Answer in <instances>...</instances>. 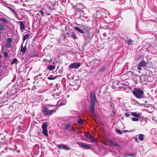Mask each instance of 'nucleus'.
<instances>
[{
  "mask_svg": "<svg viewBox=\"0 0 157 157\" xmlns=\"http://www.w3.org/2000/svg\"><path fill=\"white\" fill-rule=\"evenodd\" d=\"M90 110L91 113H94L95 104L97 101L96 94L94 92L90 93Z\"/></svg>",
  "mask_w": 157,
  "mask_h": 157,
  "instance_id": "f257e3e1",
  "label": "nucleus"
},
{
  "mask_svg": "<svg viewBox=\"0 0 157 157\" xmlns=\"http://www.w3.org/2000/svg\"><path fill=\"white\" fill-rule=\"evenodd\" d=\"M133 94L136 98H143L144 92L140 89L137 88L134 89Z\"/></svg>",
  "mask_w": 157,
  "mask_h": 157,
  "instance_id": "f03ea898",
  "label": "nucleus"
},
{
  "mask_svg": "<svg viewBox=\"0 0 157 157\" xmlns=\"http://www.w3.org/2000/svg\"><path fill=\"white\" fill-rule=\"evenodd\" d=\"M42 112L43 113L46 115H52L54 113L56 112V111L54 110H48L46 106H43L42 107Z\"/></svg>",
  "mask_w": 157,
  "mask_h": 157,
  "instance_id": "7ed1b4c3",
  "label": "nucleus"
},
{
  "mask_svg": "<svg viewBox=\"0 0 157 157\" xmlns=\"http://www.w3.org/2000/svg\"><path fill=\"white\" fill-rule=\"evenodd\" d=\"M147 64V62L144 60L140 61L137 66V68L139 70H142L141 67L144 68L146 67Z\"/></svg>",
  "mask_w": 157,
  "mask_h": 157,
  "instance_id": "20e7f679",
  "label": "nucleus"
},
{
  "mask_svg": "<svg viewBox=\"0 0 157 157\" xmlns=\"http://www.w3.org/2000/svg\"><path fill=\"white\" fill-rule=\"evenodd\" d=\"M48 125L45 123H44L42 126V133L45 136L48 137V132L47 130Z\"/></svg>",
  "mask_w": 157,
  "mask_h": 157,
  "instance_id": "39448f33",
  "label": "nucleus"
},
{
  "mask_svg": "<svg viewBox=\"0 0 157 157\" xmlns=\"http://www.w3.org/2000/svg\"><path fill=\"white\" fill-rule=\"evenodd\" d=\"M77 144L82 148H84L85 149H89L91 148L90 145L89 144L80 142H78Z\"/></svg>",
  "mask_w": 157,
  "mask_h": 157,
  "instance_id": "423d86ee",
  "label": "nucleus"
},
{
  "mask_svg": "<svg viewBox=\"0 0 157 157\" xmlns=\"http://www.w3.org/2000/svg\"><path fill=\"white\" fill-rule=\"evenodd\" d=\"M57 147L60 149H63L66 150H70V148L68 146L63 144H60L58 145H57Z\"/></svg>",
  "mask_w": 157,
  "mask_h": 157,
  "instance_id": "0eeeda50",
  "label": "nucleus"
},
{
  "mask_svg": "<svg viewBox=\"0 0 157 157\" xmlns=\"http://www.w3.org/2000/svg\"><path fill=\"white\" fill-rule=\"evenodd\" d=\"M80 66V64L78 63H74L70 64L69 67L72 68H78Z\"/></svg>",
  "mask_w": 157,
  "mask_h": 157,
  "instance_id": "6e6552de",
  "label": "nucleus"
},
{
  "mask_svg": "<svg viewBox=\"0 0 157 157\" xmlns=\"http://www.w3.org/2000/svg\"><path fill=\"white\" fill-rule=\"evenodd\" d=\"M42 77L41 75L40 74H39V75L36 76L35 78V80L36 82L37 81V83L39 82L38 80H41L42 81H43L44 80V79H42Z\"/></svg>",
  "mask_w": 157,
  "mask_h": 157,
  "instance_id": "1a4fd4ad",
  "label": "nucleus"
},
{
  "mask_svg": "<svg viewBox=\"0 0 157 157\" xmlns=\"http://www.w3.org/2000/svg\"><path fill=\"white\" fill-rule=\"evenodd\" d=\"M85 136L89 139L91 140L92 142H95L96 141V140L95 139H94L92 136L90 134H86Z\"/></svg>",
  "mask_w": 157,
  "mask_h": 157,
  "instance_id": "9d476101",
  "label": "nucleus"
},
{
  "mask_svg": "<svg viewBox=\"0 0 157 157\" xmlns=\"http://www.w3.org/2000/svg\"><path fill=\"white\" fill-rule=\"evenodd\" d=\"M110 144V146H114L115 147H118L119 146L118 144L112 140H110L109 141Z\"/></svg>",
  "mask_w": 157,
  "mask_h": 157,
  "instance_id": "9b49d317",
  "label": "nucleus"
},
{
  "mask_svg": "<svg viewBox=\"0 0 157 157\" xmlns=\"http://www.w3.org/2000/svg\"><path fill=\"white\" fill-rule=\"evenodd\" d=\"M66 100L65 99L64 100H61L59 101H58V104L62 106L63 105H64L66 104Z\"/></svg>",
  "mask_w": 157,
  "mask_h": 157,
  "instance_id": "f8f14e48",
  "label": "nucleus"
},
{
  "mask_svg": "<svg viewBox=\"0 0 157 157\" xmlns=\"http://www.w3.org/2000/svg\"><path fill=\"white\" fill-rule=\"evenodd\" d=\"M75 29L81 33L84 34L85 33V32L82 29L79 28L78 27L75 26Z\"/></svg>",
  "mask_w": 157,
  "mask_h": 157,
  "instance_id": "ddd939ff",
  "label": "nucleus"
},
{
  "mask_svg": "<svg viewBox=\"0 0 157 157\" xmlns=\"http://www.w3.org/2000/svg\"><path fill=\"white\" fill-rule=\"evenodd\" d=\"M71 125V124H69L68 125H66L64 128V130H68L69 132H71V130L70 129Z\"/></svg>",
  "mask_w": 157,
  "mask_h": 157,
  "instance_id": "4468645a",
  "label": "nucleus"
},
{
  "mask_svg": "<svg viewBox=\"0 0 157 157\" xmlns=\"http://www.w3.org/2000/svg\"><path fill=\"white\" fill-rule=\"evenodd\" d=\"M55 67L56 66L54 65H50L48 66L47 67V68L50 71H52V70H54L55 68Z\"/></svg>",
  "mask_w": 157,
  "mask_h": 157,
  "instance_id": "2eb2a0df",
  "label": "nucleus"
},
{
  "mask_svg": "<svg viewBox=\"0 0 157 157\" xmlns=\"http://www.w3.org/2000/svg\"><path fill=\"white\" fill-rule=\"evenodd\" d=\"M21 52L23 53H24L25 52L26 50V46L25 45L24 47L23 46V44H22L21 45Z\"/></svg>",
  "mask_w": 157,
  "mask_h": 157,
  "instance_id": "dca6fc26",
  "label": "nucleus"
},
{
  "mask_svg": "<svg viewBox=\"0 0 157 157\" xmlns=\"http://www.w3.org/2000/svg\"><path fill=\"white\" fill-rule=\"evenodd\" d=\"M20 23V29L21 30H24L25 28V26L23 21H19Z\"/></svg>",
  "mask_w": 157,
  "mask_h": 157,
  "instance_id": "f3484780",
  "label": "nucleus"
},
{
  "mask_svg": "<svg viewBox=\"0 0 157 157\" xmlns=\"http://www.w3.org/2000/svg\"><path fill=\"white\" fill-rule=\"evenodd\" d=\"M138 138L140 141H143L144 139V135L142 134H139L138 136Z\"/></svg>",
  "mask_w": 157,
  "mask_h": 157,
  "instance_id": "a211bd4d",
  "label": "nucleus"
},
{
  "mask_svg": "<svg viewBox=\"0 0 157 157\" xmlns=\"http://www.w3.org/2000/svg\"><path fill=\"white\" fill-rule=\"evenodd\" d=\"M131 114L132 116L136 117H140V115L137 113L136 112H131Z\"/></svg>",
  "mask_w": 157,
  "mask_h": 157,
  "instance_id": "6ab92c4d",
  "label": "nucleus"
},
{
  "mask_svg": "<svg viewBox=\"0 0 157 157\" xmlns=\"http://www.w3.org/2000/svg\"><path fill=\"white\" fill-rule=\"evenodd\" d=\"M125 42L128 45H131L133 43V41L131 39H129Z\"/></svg>",
  "mask_w": 157,
  "mask_h": 157,
  "instance_id": "aec40b11",
  "label": "nucleus"
},
{
  "mask_svg": "<svg viewBox=\"0 0 157 157\" xmlns=\"http://www.w3.org/2000/svg\"><path fill=\"white\" fill-rule=\"evenodd\" d=\"M8 20L7 19L3 17H0V21L6 23L7 22Z\"/></svg>",
  "mask_w": 157,
  "mask_h": 157,
  "instance_id": "412c9836",
  "label": "nucleus"
},
{
  "mask_svg": "<svg viewBox=\"0 0 157 157\" xmlns=\"http://www.w3.org/2000/svg\"><path fill=\"white\" fill-rule=\"evenodd\" d=\"M72 33V34L71 36V37H72L73 39H74L76 40L77 37V36L76 35L75 32H73Z\"/></svg>",
  "mask_w": 157,
  "mask_h": 157,
  "instance_id": "4be33fe9",
  "label": "nucleus"
},
{
  "mask_svg": "<svg viewBox=\"0 0 157 157\" xmlns=\"http://www.w3.org/2000/svg\"><path fill=\"white\" fill-rule=\"evenodd\" d=\"M29 36V35L27 34L24 35L22 39L23 41H25Z\"/></svg>",
  "mask_w": 157,
  "mask_h": 157,
  "instance_id": "5701e85b",
  "label": "nucleus"
},
{
  "mask_svg": "<svg viewBox=\"0 0 157 157\" xmlns=\"http://www.w3.org/2000/svg\"><path fill=\"white\" fill-rule=\"evenodd\" d=\"M13 41V40L11 38H9L6 39V43L11 44Z\"/></svg>",
  "mask_w": 157,
  "mask_h": 157,
  "instance_id": "b1692460",
  "label": "nucleus"
},
{
  "mask_svg": "<svg viewBox=\"0 0 157 157\" xmlns=\"http://www.w3.org/2000/svg\"><path fill=\"white\" fill-rule=\"evenodd\" d=\"M10 10L12 11L14 13V14L16 17H17V14L14 10L11 8V9Z\"/></svg>",
  "mask_w": 157,
  "mask_h": 157,
  "instance_id": "393cba45",
  "label": "nucleus"
},
{
  "mask_svg": "<svg viewBox=\"0 0 157 157\" xmlns=\"http://www.w3.org/2000/svg\"><path fill=\"white\" fill-rule=\"evenodd\" d=\"M137 154L136 152H134L131 154H128L129 156L134 157Z\"/></svg>",
  "mask_w": 157,
  "mask_h": 157,
  "instance_id": "a878e982",
  "label": "nucleus"
},
{
  "mask_svg": "<svg viewBox=\"0 0 157 157\" xmlns=\"http://www.w3.org/2000/svg\"><path fill=\"white\" fill-rule=\"evenodd\" d=\"M140 117H132V120L133 121H139V118Z\"/></svg>",
  "mask_w": 157,
  "mask_h": 157,
  "instance_id": "bb28decb",
  "label": "nucleus"
},
{
  "mask_svg": "<svg viewBox=\"0 0 157 157\" xmlns=\"http://www.w3.org/2000/svg\"><path fill=\"white\" fill-rule=\"evenodd\" d=\"M5 46L6 48H10L11 46V44L6 43Z\"/></svg>",
  "mask_w": 157,
  "mask_h": 157,
  "instance_id": "cd10ccee",
  "label": "nucleus"
},
{
  "mask_svg": "<svg viewBox=\"0 0 157 157\" xmlns=\"http://www.w3.org/2000/svg\"><path fill=\"white\" fill-rule=\"evenodd\" d=\"M17 61V59L16 58H14L13 60L11 62V64H13L15 63Z\"/></svg>",
  "mask_w": 157,
  "mask_h": 157,
  "instance_id": "c85d7f7f",
  "label": "nucleus"
},
{
  "mask_svg": "<svg viewBox=\"0 0 157 157\" xmlns=\"http://www.w3.org/2000/svg\"><path fill=\"white\" fill-rule=\"evenodd\" d=\"M105 69L106 68L105 67H101L100 70L101 71H104Z\"/></svg>",
  "mask_w": 157,
  "mask_h": 157,
  "instance_id": "c756f323",
  "label": "nucleus"
},
{
  "mask_svg": "<svg viewBox=\"0 0 157 157\" xmlns=\"http://www.w3.org/2000/svg\"><path fill=\"white\" fill-rule=\"evenodd\" d=\"M116 131L118 133H119L120 134H122V132L119 129H116Z\"/></svg>",
  "mask_w": 157,
  "mask_h": 157,
  "instance_id": "7c9ffc66",
  "label": "nucleus"
},
{
  "mask_svg": "<svg viewBox=\"0 0 157 157\" xmlns=\"http://www.w3.org/2000/svg\"><path fill=\"white\" fill-rule=\"evenodd\" d=\"M83 122V120L82 119H79L78 121V123L79 124H82Z\"/></svg>",
  "mask_w": 157,
  "mask_h": 157,
  "instance_id": "2f4dec72",
  "label": "nucleus"
},
{
  "mask_svg": "<svg viewBox=\"0 0 157 157\" xmlns=\"http://www.w3.org/2000/svg\"><path fill=\"white\" fill-rule=\"evenodd\" d=\"M40 14L42 16H43L44 15V13L43 10H40L39 11Z\"/></svg>",
  "mask_w": 157,
  "mask_h": 157,
  "instance_id": "473e14b6",
  "label": "nucleus"
},
{
  "mask_svg": "<svg viewBox=\"0 0 157 157\" xmlns=\"http://www.w3.org/2000/svg\"><path fill=\"white\" fill-rule=\"evenodd\" d=\"M8 55V53L7 52H4V55L5 57H7Z\"/></svg>",
  "mask_w": 157,
  "mask_h": 157,
  "instance_id": "72a5a7b5",
  "label": "nucleus"
},
{
  "mask_svg": "<svg viewBox=\"0 0 157 157\" xmlns=\"http://www.w3.org/2000/svg\"><path fill=\"white\" fill-rule=\"evenodd\" d=\"M125 115L126 117H128L130 116V114L127 112L125 113Z\"/></svg>",
  "mask_w": 157,
  "mask_h": 157,
  "instance_id": "f704fd0d",
  "label": "nucleus"
},
{
  "mask_svg": "<svg viewBox=\"0 0 157 157\" xmlns=\"http://www.w3.org/2000/svg\"><path fill=\"white\" fill-rule=\"evenodd\" d=\"M56 78V77H55L54 78H51L50 76H49L48 77V79L49 80H53V79H55Z\"/></svg>",
  "mask_w": 157,
  "mask_h": 157,
  "instance_id": "c9c22d12",
  "label": "nucleus"
},
{
  "mask_svg": "<svg viewBox=\"0 0 157 157\" xmlns=\"http://www.w3.org/2000/svg\"><path fill=\"white\" fill-rule=\"evenodd\" d=\"M4 29V27L2 25H0V30L3 29Z\"/></svg>",
  "mask_w": 157,
  "mask_h": 157,
  "instance_id": "e433bc0d",
  "label": "nucleus"
},
{
  "mask_svg": "<svg viewBox=\"0 0 157 157\" xmlns=\"http://www.w3.org/2000/svg\"><path fill=\"white\" fill-rule=\"evenodd\" d=\"M135 140L136 142H139V141L138 140V138L137 137H136L135 138Z\"/></svg>",
  "mask_w": 157,
  "mask_h": 157,
  "instance_id": "4c0bfd02",
  "label": "nucleus"
},
{
  "mask_svg": "<svg viewBox=\"0 0 157 157\" xmlns=\"http://www.w3.org/2000/svg\"><path fill=\"white\" fill-rule=\"evenodd\" d=\"M70 129L71 130V131H75V129H74V128L73 127H71Z\"/></svg>",
  "mask_w": 157,
  "mask_h": 157,
  "instance_id": "58836bf2",
  "label": "nucleus"
},
{
  "mask_svg": "<svg viewBox=\"0 0 157 157\" xmlns=\"http://www.w3.org/2000/svg\"><path fill=\"white\" fill-rule=\"evenodd\" d=\"M128 156H129L128 154H124L123 156V157H127Z\"/></svg>",
  "mask_w": 157,
  "mask_h": 157,
  "instance_id": "ea45409f",
  "label": "nucleus"
},
{
  "mask_svg": "<svg viewBox=\"0 0 157 157\" xmlns=\"http://www.w3.org/2000/svg\"><path fill=\"white\" fill-rule=\"evenodd\" d=\"M6 7L7 8L10 10L11 9V8H12L11 7H10V6H7Z\"/></svg>",
  "mask_w": 157,
  "mask_h": 157,
  "instance_id": "a19ab883",
  "label": "nucleus"
},
{
  "mask_svg": "<svg viewBox=\"0 0 157 157\" xmlns=\"http://www.w3.org/2000/svg\"><path fill=\"white\" fill-rule=\"evenodd\" d=\"M2 93V91H0V95Z\"/></svg>",
  "mask_w": 157,
  "mask_h": 157,
  "instance_id": "79ce46f5",
  "label": "nucleus"
},
{
  "mask_svg": "<svg viewBox=\"0 0 157 157\" xmlns=\"http://www.w3.org/2000/svg\"><path fill=\"white\" fill-rule=\"evenodd\" d=\"M124 117H123L121 118V119L122 120H124Z\"/></svg>",
  "mask_w": 157,
  "mask_h": 157,
  "instance_id": "37998d69",
  "label": "nucleus"
},
{
  "mask_svg": "<svg viewBox=\"0 0 157 157\" xmlns=\"http://www.w3.org/2000/svg\"><path fill=\"white\" fill-rule=\"evenodd\" d=\"M124 132H128L127 131H123Z\"/></svg>",
  "mask_w": 157,
  "mask_h": 157,
  "instance_id": "c03bdc74",
  "label": "nucleus"
}]
</instances>
